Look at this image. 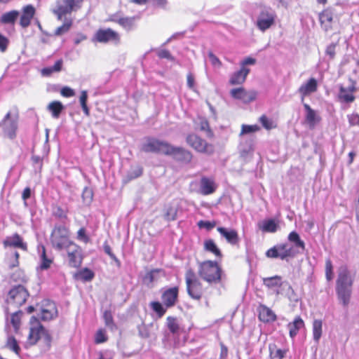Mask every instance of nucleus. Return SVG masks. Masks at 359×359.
I'll return each mask as SVG.
<instances>
[{
  "label": "nucleus",
  "instance_id": "nucleus-24",
  "mask_svg": "<svg viewBox=\"0 0 359 359\" xmlns=\"http://www.w3.org/2000/svg\"><path fill=\"white\" fill-rule=\"evenodd\" d=\"M318 89V82L316 79L311 78L306 83H303L299 88L298 91L302 95L303 100L304 97L315 93Z\"/></svg>",
  "mask_w": 359,
  "mask_h": 359
},
{
  "label": "nucleus",
  "instance_id": "nucleus-51",
  "mask_svg": "<svg viewBox=\"0 0 359 359\" xmlns=\"http://www.w3.org/2000/svg\"><path fill=\"white\" fill-rule=\"evenodd\" d=\"M260 129L259 126L257 125H242L241 126V131L240 133V136L250 134V133H254L257 131H258Z\"/></svg>",
  "mask_w": 359,
  "mask_h": 359
},
{
  "label": "nucleus",
  "instance_id": "nucleus-38",
  "mask_svg": "<svg viewBox=\"0 0 359 359\" xmlns=\"http://www.w3.org/2000/svg\"><path fill=\"white\" fill-rule=\"evenodd\" d=\"M63 61L60 59L55 62L53 66L43 68L41 74L44 76H49L54 72H59L62 70Z\"/></svg>",
  "mask_w": 359,
  "mask_h": 359
},
{
  "label": "nucleus",
  "instance_id": "nucleus-43",
  "mask_svg": "<svg viewBox=\"0 0 359 359\" xmlns=\"http://www.w3.org/2000/svg\"><path fill=\"white\" fill-rule=\"evenodd\" d=\"M48 110L51 113L52 116L57 118L60 116L64 107L59 101H53L48 105Z\"/></svg>",
  "mask_w": 359,
  "mask_h": 359
},
{
  "label": "nucleus",
  "instance_id": "nucleus-39",
  "mask_svg": "<svg viewBox=\"0 0 359 359\" xmlns=\"http://www.w3.org/2000/svg\"><path fill=\"white\" fill-rule=\"evenodd\" d=\"M63 61L60 59L55 62L53 66L43 68L41 74L44 76H49L54 72H59L62 70Z\"/></svg>",
  "mask_w": 359,
  "mask_h": 359
},
{
  "label": "nucleus",
  "instance_id": "nucleus-25",
  "mask_svg": "<svg viewBox=\"0 0 359 359\" xmlns=\"http://www.w3.org/2000/svg\"><path fill=\"white\" fill-rule=\"evenodd\" d=\"M217 231L229 243L236 245L238 243L239 238L236 230L219 226L217 228Z\"/></svg>",
  "mask_w": 359,
  "mask_h": 359
},
{
  "label": "nucleus",
  "instance_id": "nucleus-42",
  "mask_svg": "<svg viewBox=\"0 0 359 359\" xmlns=\"http://www.w3.org/2000/svg\"><path fill=\"white\" fill-rule=\"evenodd\" d=\"M63 61L60 59L55 62L53 66L43 68L41 74L44 76H49L54 72H59L62 70Z\"/></svg>",
  "mask_w": 359,
  "mask_h": 359
},
{
  "label": "nucleus",
  "instance_id": "nucleus-52",
  "mask_svg": "<svg viewBox=\"0 0 359 359\" xmlns=\"http://www.w3.org/2000/svg\"><path fill=\"white\" fill-rule=\"evenodd\" d=\"M103 318L107 327L111 330L116 328V326L114 323L112 314L110 311H105L103 314Z\"/></svg>",
  "mask_w": 359,
  "mask_h": 359
},
{
  "label": "nucleus",
  "instance_id": "nucleus-50",
  "mask_svg": "<svg viewBox=\"0 0 359 359\" xmlns=\"http://www.w3.org/2000/svg\"><path fill=\"white\" fill-rule=\"evenodd\" d=\"M177 210L173 206H168L165 209L164 218L167 221H173L177 219Z\"/></svg>",
  "mask_w": 359,
  "mask_h": 359
},
{
  "label": "nucleus",
  "instance_id": "nucleus-63",
  "mask_svg": "<svg viewBox=\"0 0 359 359\" xmlns=\"http://www.w3.org/2000/svg\"><path fill=\"white\" fill-rule=\"evenodd\" d=\"M60 93L63 97H72L75 94L74 90L68 86L63 87L60 90Z\"/></svg>",
  "mask_w": 359,
  "mask_h": 359
},
{
  "label": "nucleus",
  "instance_id": "nucleus-1",
  "mask_svg": "<svg viewBox=\"0 0 359 359\" xmlns=\"http://www.w3.org/2000/svg\"><path fill=\"white\" fill-rule=\"evenodd\" d=\"M354 276L346 265H341L337 271L336 293L340 303L346 307L350 303Z\"/></svg>",
  "mask_w": 359,
  "mask_h": 359
},
{
  "label": "nucleus",
  "instance_id": "nucleus-12",
  "mask_svg": "<svg viewBox=\"0 0 359 359\" xmlns=\"http://www.w3.org/2000/svg\"><path fill=\"white\" fill-rule=\"evenodd\" d=\"M93 40L100 43H107L109 41L118 43L120 40V36L116 32L110 28L100 29L95 33Z\"/></svg>",
  "mask_w": 359,
  "mask_h": 359
},
{
  "label": "nucleus",
  "instance_id": "nucleus-37",
  "mask_svg": "<svg viewBox=\"0 0 359 359\" xmlns=\"http://www.w3.org/2000/svg\"><path fill=\"white\" fill-rule=\"evenodd\" d=\"M269 356L271 359H283L286 355L287 351L277 348L275 344L269 345Z\"/></svg>",
  "mask_w": 359,
  "mask_h": 359
},
{
  "label": "nucleus",
  "instance_id": "nucleus-44",
  "mask_svg": "<svg viewBox=\"0 0 359 359\" xmlns=\"http://www.w3.org/2000/svg\"><path fill=\"white\" fill-rule=\"evenodd\" d=\"M19 12L18 11H11L4 13L1 17V22L4 24H14L18 17Z\"/></svg>",
  "mask_w": 359,
  "mask_h": 359
},
{
  "label": "nucleus",
  "instance_id": "nucleus-32",
  "mask_svg": "<svg viewBox=\"0 0 359 359\" xmlns=\"http://www.w3.org/2000/svg\"><path fill=\"white\" fill-rule=\"evenodd\" d=\"M338 98L340 102L345 103H351L355 100V96L353 94V90L346 88L341 86L338 94Z\"/></svg>",
  "mask_w": 359,
  "mask_h": 359
},
{
  "label": "nucleus",
  "instance_id": "nucleus-4",
  "mask_svg": "<svg viewBox=\"0 0 359 359\" xmlns=\"http://www.w3.org/2000/svg\"><path fill=\"white\" fill-rule=\"evenodd\" d=\"M170 143L153 137H146L141 144V151L145 153H156L166 155Z\"/></svg>",
  "mask_w": 359,
  "mask_h": 359
},
{
  "label": "nucleus",
  "instance_id": "nucleus-36",
  "mask_svg": "<svg viewBox=\"0 0 359 359\" xmlns=\"http://www.w3.org/2000/svg\"><path fill=\"white\" fill-rule=\"evenodd\" d=\"M259 318L263 322H273L276 320V316L271 309L263 306L259 312Z\"/></svg>",
  "mask_w": 359,
  "mask_h": 359
},
{
  "label": "nucleus",
  "instance_id": "nucleus-17",
  "mask_svg": "<svg viewBox=\"0 0 359 359\" xmlns=\"http://www.w3.org/2000/svg\"><path fill=\"white\" fill-rule=\"evenodd\" d=\"M66 250L67 251L69 266L74 268L79 267L82 261L80 248L75 243H73L67 248Z\"/></svg>",
  "mask_w": 359,
  "mask_h": 359
},
{
  "label": "nucleus",
  "instance_id": "nucleus-59",
  "mask_svg": "<svg viewBox=\"0 0 359 359\" xmlns=\"http://www.w3.org/2000/svg\"><path fill=\"white\" fill-rule=\"evenodd\" d=\"M333 266L330 259H327L325 262V276L326 279L330 281L333 278Z\"/></svg>",
  "mask_w": 359,
  "mask_h": 359
},
{
  "label": "nucleus",
  "instance_id": "nucleus-33",
  "mask_svg": "<svg viewBox=\"0 0 359 359\" xmlns=\"http://www.w3.org/2000/svg\"><path fill=\"white\" fill-rule=\"evenodd\" d=\"M166 326L169 331L175 336L179 335L182 332L179 321L175 317L168 316L166 319Z\"/></svg>",
  "mask_w": 359,
  "mask_h": 359
},
{
  "label": "nucleus",
  "instance_id": "nucleus-56",
  "mask_svg": "<svg viewBox=\"0 0 359 359\" xmlns=\"http://www.w3.org/2000/svg\"><path fill=\"white\" fill-rule=\"evenodd\" d=\"M104 251L106 254H107L116 263L118 266H121V262L116 257V255L111 252V249L108 243L105 241L103 244Z\"/></svg>",
  "mask_w": 359,
  "mask_h": 359
},
{
  "label": "nucleus",
  "instance_id": "nucleus-46",
  "mask_svg": "<svg viewBox=\"0 0 359 359\" xmlns=\"http://www.w3.org/2000/svg\"><path fill=\"white\" fill-rule=\"evenodd\" d=\"M204 248L205 250L212 252L217 257H221L222 255L220 250L217 247L215 242L211 239L205 241Z\"/></svg>",
  "mask_w": 359,
  "mask_h": 359
},
{
  "label": "nucleus",
  "instance_id": "nucleus-47",
  "mask_svg": "<svg viewBox=\"0 0 359 359\" xmlns=\"http://www.w3.org/2000/svg\"><path fill=\"white\" fill-rule=\"evenodd\" d=\"M94 273L88 268L81 270L76 274L77 278L83 281H90L94 278Z\"/></svg>",
  "mask_w": 359,
  "mask_h": 359
},
{
  "label": "nucleus",
  "instance_id": "nucleus-57",
  "mask_svg": "<svg viewBox=\"0 0 359 359\" xmlns=\"http://www.w3.org/2000/svg\"><path fill=\"white\" fill-rule=\"evenodd\" d=\"M39 340H42L48 348L50 347L52 337L49 334L48 331L46 330L43 327L42 331L41 332V337Z\"/></svg>",
  "mask_w": 359,
  "mask_h": 359
},
{
  "label": "nucleus",
  "instance_id": "nucleus-54",
  "mask_svg": "<svg viewBox=\"0 0 359 359\" xmlns=\"http://www.w3.org/2000/svg\"><path fill=\"white\" fill-rule=\"evenodd\" d=\"M239 151L241 156L246 157L249 154L252 153L253 151L252 143L250 142L248 144H244L241 143L239 146Z\"/></svg>",
  "mask_w": 359,
  "mask_h": 359
},
{
  "label": "nucleus",
  "instance_id": "nucleus-5",
  "mask_svg": "<svg viewBox=\"0 0 359 359\" xmlns=\"http://www.w3.org/2000/svg\"><path fill=\"white\" fill-rule=\"evenodd\" d=\"M185 279L188 294L192 299L199 300L203 293L202 284L191 270L187 271Z\"/></svg>",
  "mask_w": 359,
  "mask_h": 359
},
{
  "label": "nucleus",
  "instance_id": "nucleus-10",
  "mask_svg": "<svg viewBox=\"0 0 359 359\" xmlns=\"http://www.w3.org/2000/svg\"><path fill=\"white\" fill-rule=\"evenodd\" d=\"M166 156H171L175 161L184 164L189 163L193 158L191 152L189 150L170 144Z\"/></svg>",
  "mask_w": 359,
  "mask_h": 359
},
{
  "label": "nucleus",
  "instance_id": "nucleus-41",
  "mask_svg": "<svg viewBox=\"0 0 359 359\" xmlns=\"http://www.w3.org/2000/svg\"><path fill=\"white\" fill-rule=\"evenodd\" d=\"M63 61L60 59L55 62L53 66L43 68L41 74L44 76H49L54 72H59L62 70Z\"/></svg>",
  "mask_w": 359,
  "mask_h": 359
},
{
  "label": "nucleus",
  "instance_id": "nucleus-20",
  "mask_svg": "<svg viewBox=\"0 0 359 359\" xmlns=\"http://www.w3.org/2000/svg\"><path fill=\"white\" fill-rule=\"evenodd\" d=\"M38 252L39 255V265L37 270H47L53 264V259L51 256H48L46 252V248L43 245L38 246Z\"/></svg>",
  "mask_w": 359,
  "mask_h": 359
},
{
  "label": "nucleus",
  "instance_id": "nucleus-27",
  "mask_svg": "<svg viewBox=\"0 0 359 359\" xmlns=\"http://www.w3.org/2000/svg\"><path fill=\"white\" fill-rule=\"evenodd\" d=\"M304 322L300 316H296L292 322L287 324V327L289 330V335L294 339L298 334L299 331L304 327Z\"/></svg>",
  "mask_w": 359,
  "mask_h": 359
},
{
  "label": "nucleus",
  "instance_id": "nucleus-26",
  "mask_svg": "<svg viewBox=\"0 0 359 359\" xmlns=\"http://www.w3.org/2000/svg\"><path fill=\"white\" fill-rule=\"evenodd\" d=\"M57 316V309L53 302L47 301L41 309V318L43 320H49Z\"/></svg>",
  "mask_w": 359,
  "mask_h": 359
},
{
  "label": "nucleus",
  "instance_id": "nucleus-31",
  "mask_svg": "<svg viewBox=\"0 0 359 359\" xmlns=\"http://www.w3.org/2000/svg\"><path fill=\"white\" fill-rule=\"evenodd\" d=\"M263 285L269 289L278 288L282 286V277L280 276H274L271 277H266L262 278Z\"/></svg>",
  "mask_w": 359,
  "mask_h": 359
},
{
  "label": "nucleus",
  "instance_id": "nucleus-30",
  "mask_svg": "<svg viewBox=\"0 0 359 359\" xmlns=\"http://www.w3.org/2000/svg\"><path fill=\"white\" fill-rule=\"evenodd\" d=\"M250 72V69L245 67H241L239 71L234 72L229 80L231 85H238L243 83Z\"/></svg>",
  "mask_w": 359,
  "mask_h": 359
},
{
  "label": "nucleus",
  "instance_id": "nucleus-60",
  "mask_svg": "<svg viewBox=\"0 0 359 359\" xmlns=\"http://www.w3.org/2000/svg\"><path fill=\"white\" fill-rule=\"evenodd\" d=\"M259 121L262 126L267 130H270L273 128V121L265 115H263L259 118Z\"/></svg>",
  "mask_w": 359,
  "mask_h": 359
},
{
  "label": "nucleus",
  "instance_id": "nucleus-6",
  "mask_svg": "<svg viewBox=\"0 0 359 359\" xmlns=\"http://www.w3.org/2000/svg\"><path fill=\"white\" fill-rule=\"evenodd\" d=\"M186 142L189 146L199 153L210 155L214 152L213 145L197 135L189 134L186 137Z\"/></svg>",
  "mask_w": 359,
  "mask_h": 359
},
{
  "label": "nucleus",
  "instance_id": "nucleus-18",
  "mask_svg": "<svg viewBox=\"0 0 359 359\" xmlns=\"http://www.w3.org/2000/svg\"><path fill=\"white\" fill-rule=\"evenodd\" d=\"M287 240L291 243L290 248H292L296 255L303 252L305 250V243L296 231L290 232L288 235Z\"/></svg>",
  "mask_w": 359,
  "mask_h": 359
},
{
  "label": "nucleus",
  "instance_id": "nucleus-62",
  "mask_svg": "<svg viewBox=\"0 0 359 359\" xmlns=\"http://www.w3.org/2000/svg\"><path fill=\"white\" fill-rule=\"evenodd\" d=\"M337 46V43H332L329 46H327L325 53L327 55L330 57V59H333L335 56V48Z\"/></svg>",
  "mask_w": 359,
  "mask_h": 359
},
{
  "label": "nucleus",
  "instance_id": "nucleus-21",
  "mask_svg": "<svg viewBox=\"0 0 359 359\" xmlns=\"http://www.w3.org/2000/svg\"><path fill=\"white\" fill-rule=\"evenodd\" d=\"M319 20L322 29L327 32L332 28L333 12L332 9L327 8L319 14Z\"/></svg>",
  "mask_w": 359,
  "mask_h": 359
},
{
  "label": "nucleus",
  "instance_id": "nucleus-19",
  "mask_svg": "<svg viewBox=\"0 0 359 359\" xmlns=\"http://www.w3.org/2000/svg\"><path fill=\"white\" fill-rule=\"evenodd\" d=\"M11 116V113L8 112L3 121L0 123V126H4V130L5 134L11 139L15 137V133L18 128L17 122L11 120L8 121Z\"/></svg>",
  "mask_w": 359,
  "mask_h": 359
},
{
  "label": "nucleus",
  "instance_id": "nucleus-16",
  "mask_svg": "<svg viewBox=\"0 0 359 359\" xmlns=\"http://www.w3.org/2000/svg\"><path fill=\"white\" fill-rule=\"evenodd\" d=\"M137 20V17H120L117 13L111 15L108 21L114 22L118 24L124 29L129 32L133 29L135 27V22Z\"/></svg>",
  "mask_w": 359,
  "mask_h": 359
},
{
  "label": "nucleus",
  "instance_id": "nucleus-9",
  "mask_svg": "<svg viewBox=\"0 0 359 359\" xmlns=\"http://www.w3.org/2000/svg\"><path fill=\"white\" fill-rule=\"evenodd\" d=\"M29 296L25 287L21 285L13 287L8 292L7 302L17 306L22 305Z\"/></svg>",
  "mask_w": 359,
  "mask_h": 359
},
{
  "label": "nucleus",
  "instance_id": "nucleus-64",
  "mask_svg": "<svg viewBox=\"0 0 359 359\" xmlns=\"http://www.w3.org/2000/svg\"><path fill=\"white\" fill-rule=\"evenodd\" d=\"M348 119L351 126L359 125V115L358 114L348 115Z\"/></svg>",
  "mask_w": 359,
  "mask_h": 359
},
{
  "label": "nucleus",
  "instance_id": "nucleus-13",
  "mask_svg": "<svg viewBox=\"0 0 359 359\" xmlns=\"http://www.w3.org/2000/svg\"><path fill=\"white\" fill-rule=\"evenodd\" d=\"M231 96L241 100L244 103H250L254 101L257 97V93L254 90H246L244 88H233L230 91Z\"/></svg>",
  "mask_w": 359,
  "mask_h": 359
},
{
  "label": "nucleus",
  "instance_id": "nucleus-2",
  "mask_svg": "<svg viewBox=\"0 0 359 359\" xmlns=\"http://www.w3.org/2000/svg\"><path fill=\"white\" fill-rule=\"evenodd\" d=\"M222 270L217 262L205 261L200 263L199 276L209 283H217L221 280Z\"/></svg>",
  "mask_w": 359,
  "mask_h": 359
},
{
  "label": "nucleus",
  "instance_id": "nucleus-29",
  "mask_svg": "<svg viewBox=\"0 0 359 359\" xmlns=\"http://www.w3.org/2000/svg\"><path fill=\"white\" fill-rule=\"evenodd\" d=\"M258 227L263 232L275 233L279 229V224L275 219H268L259 222Z\"/></svg>",
  "mask_w": 359,
  "mask_h": 359
},
{
  "label": "nucleus",
  "instance_id": "nucleus-58",
  "mask_svg": "<svg viewBox=\"0 0 359 359\" xmlns=\"http://www.w3.org/2000/svg\"><path fill=\"white\" fill-rule=\"evenodd\" d=\"M142 174V168L140 166L136 167L134 170H130L127 175V182L139 177Z\"/></svg>",
  "mask_w": 359,
  "mask_h": 359
},
{
  "label": "nucleus",
  "instance_id": "nucleus-15",
  "mask_svg": "<svg viewBox=\"0 0 359 359\" xmlns=\"http://www.w3.org/2000/svg\"><path fill=\"white\" fill-rule=\"evenodd\" d=\"M217 188V185L213 177L203 176L199 182L198 192L203 195L208 196L213 194Z\"/></svg>",
  "mask_w": 359,
  "mask_h": 359
},
{
  "label": "nucleus",
  "instance_id": "nucleus-14",
  "mask_svg": "<svg viewBox=\"0 0 359 359\" xmlns=\"http://www.w3.org/2000/svg\"><path fill=\"white\" fill-rule=\"evenodd\" d=\"M179 289L177 287L165 290L161 294V300L166 308L174 306L178 299Z\"/></svg>",
  "mask_w": 359,
  "mask_h": 359
},
{
  "label": "nucleus",
  "instance_id": "nucleus-49",
  "mask_svg": "<svg viewBox=\"0 0 359 359\" xmlns=\"http://www.w3.org/2000/svg\"><path fill=\"white\" fill-rule=\"evenodd\" d=\"M93 192L92 189L88 187H85L82 193V199L83 203L86 205H89L93 201Z\"/></svg>",
  "mask_w": 359,
  "mask_h": 359
},
{
  "label": "nucleus",
  "instance_id": "nucleus-40",
  "mask_svg": "<svg viewBox=\"0 0 359 359\" xmlns=\"http://www.w3.org/2000/svg\"><path fill=\"white\" fill-rule=\"evenodd\" d=\"M63 61L60 59L55 62L53 66L43 68L41 74L44 76H49L54 72H59L62 70Z\"/></svg>",
  "mask_w": 359,
  "mask_h": 359
},
{
  "label": "nucleus",
  "instance_id": "nucleus-61",
  "mask_svg": "<svg viewBox=\"0 0 359 359\" xmlns=\"http://www.w3.org/2000/svg\"><path fill=\"white\" fill-rule=\"evenodd\" d=\"M157 55L160 58H165L170 61H175V59L168 50L161 49L157 51Z\"/></svg>",
  "mask_w": 359,
  "mask_h": 359
},
{
  "label": "nucleus",
  "instance_id": "nucleus-28",
  "mask_svg": "<svg viewBox=\"0 0 359 359\" xmlns=\"http://www.w3.org/2000/svg\"><path fill=\"white\" fill-rule=\"evenodd\" d=\"M304 107L306 110V121L309 126L310 128H313L317 123L320 122V117L317 114L308 104H304Z\"/></svg>",
  "mask_w": 359,
  "mask_h": 359
},
{
  "label": "nucleus",
  "instance_id": "nucleus-8",
  "mask_svg": "<svg viewBox=\"0 0 359 359\" xmlns=\"http://www.w3.org/2000/svg\"><path fill=\"white\" fill-rule=\"evenodd\" d=\"M266 256L269 258H279L285 260L288 257H294L295 252L290 248L288 243H281L269 249L266 252Z\"/></svg>",
  "mask_w": 359,
  "mask_h": 359
},
{
  "label": "nucleus",
  "instance_id": "nucleus-11",
  "mask_svg": "<svg viewBox=\"0 0 359 359\" xmlns=\"http://www.w3.org/2000/svg\"><path fill=\"white\" fill-rule=\"evenodd\" d=\"M276 13L271 9H263L259 14L256 25L259 30L265 32L273 25Z\"/></svg>",
  "mask_w": 359,
  "mask_h": 359
},
{
  "label": "nucleus",
  "instance_id": "nucleus-22",
  "mask_svg": "<svg viewBox=\"0 0 359 359\" xmlns=\"http://www.w3.org/2000/svg\"><path fill=\"white\" fill-rule=\"evenodd\" d=\"M35 8L32 5H27L22 8V13L20 19V25L23 28L29 26L31 20L35 15Z\"/></svg>",
  "mask_w": 359,
  "mask_h": 359
},
{
  "label": "nucleus",
  "instance_id": "nucleus-53",
  "mask_svg": "<svg viewBox=\"0 0 359 359\" xmlns=\"http://www.w3.org/2000/svg\"><path fill=\"white\" fill-rule=\"evenodd\" d=\"M72 24V20H66L62 25L55 29V35L60 36L67 32L70 29Z\"/></svg>",
  "mask_w": 359,
  "mask_h": 359
},
{
  "label": "nucleus",
  "instance_id": "nucleus-7",
  "mask_svg": "<svg viewBox=\"0 0 359 359\" xmlns=\"http://www.w3.org/2000/svg\"><path fill=\"white\" fill-rule=\"evenodd\" d=\"M82 1L83 0H57L56 8L53 12L61 20L62 16L79 8Z\"/></svg>",
  "mask_w": 359,
  "mask_h": 359
},
{
  "label": "nucleus",
  "instance_id": "nucleus-45",
  "mask_svg": "<svg viewBox=\"0 0 359 359\" xmlns=\"http://www.w3.org/2000/svg\"><path fill=\"white\" fill-rule=\"evenodd\" d=\"M150 308L154 311L159 318H162L166 313L167 309L163 304L159 302H151L149 304Z\"/></svg>",
  "mask_w": 359,
  "mask_h": 359
},
{
  "label": "nucleus",
  "instance_id": "nucleus-48",
  "mask_svg": "<svg viewBox=\"0 0 359 359\" xmlns=\"http://www.w3.org/2000/svg\"><path fill=\"white\" fill-rule=\"evenodd\" d=\"M88 93L86 90H82L79 97L81 108L86 116H89L90 110L87 106Z\"/></svg>",
  "mask_w": 359,
  "mask_h": 359
},
{
  "label": "nucleus",
  "instance_id": "nucleus-55",
  "mask_svg": "<svg viewBox=\"0 0 359 359\" xmlns=\"http://www.w3.org/2000/svg\"><path fill=\"white\" fill-rule=\"evenodd\" d=\"M7 346L8 348L14 351L15 353L19 354L20 351V346L18 344L17 340L13 337H10L7 341Z\"/></svg>",
  "mask_w": 359,
  "mask_h": 359
},
{
  "label": "nucleus",
  "instance_id": "nucleus-35",
  "mask_svg": "<svg viewBox=\"0 0 359 359\" xmlns=\"http://www.w3.org/2000/svg\"><path fill=\"white\" fill-rule=\"evenodd\" d=\"M43 326L37 325L30 328L28 335V342L30 345L35 344L41 337V332L42 331Z\"/></svg>",
  "mask_w": 359,
  "mask_h": 359
},
{
  "label": "nucleus",
  "instance_id": "nucleus-23",
  "mask_svg": "<svg viewBox=\"0 0 359 359\" xmlns=\"http://www.w3.org/2000/svg\"><path fill=\"white\" fill-rule=\"evenodd\" d=\"M3 243L5 247L18 248L25 251L27 250V243L23 242L22 237L18 233L6 237Z\"/></svg>",
  "mask_w": 359,
  "mask_h": 359
},
{
  "label": "nucleus",
  "instance_id": "nucleus-34",
  "mask_svg": "<svg viewBox=\"0 0 359 359\" xmlns=\"http://www.w3.org/2000/svg\"><path fill=\"white\" fill-rule=\"evenodd\" d=\"M313 339L318 343L323 334V322L321 320L315 319L312 324Z\"/></svg>",
  "mask_w": 359,
  "mask_h": 359
},
{
  "label": "nucleus",
  "instance_id": "nucleus-3",
  "mask_svg": "<svg viewBox=\"0 0 359 359\" xmlns=\"http://www.w3.org/2000/svg\"><path fill=\"white\" fill-rule=\"evenodd\" d=\"M53 247L58 250L66 249L74 243L69 240V231L64 225H56L50 236Z\"/></svg>",
  "mask_w": 359,
  "mask_h": 359
}]
</instances>
